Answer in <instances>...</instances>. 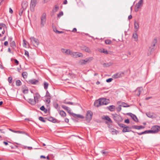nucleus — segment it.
<instances>
[{
    "instance_id": "nucleus-1",
    "label": "nucleus",
    "mask_w": 160,
    "mask_h": 160,
    "mask_svg": "<svg viewBox=\"0 0 160 160\" xmlns=\"http://www.w3.org/2000/svg\"><path fill=\"white\" fill-rule=\"evenodd\" d=\"M109 103V100L108 99L102 98L96 100L94 102V105L96 107H98L102 105H107Z\"/></svg>"
},
{
    "instance_id": "nucleus-2",
    "label": "nucleus",
    "mask_w": 160,
    "mask_h": 160,
    "mask_svg": "<svg viewBox=\"0 0 160 160\" xmlns=\"http://www.w3.org/2000/svg\"><path fill=\"white\" fill-rule=\"evenodd\" d=\"M93 59V58L92 57H89L86 58L84 60H81L79 62L80 64L81 65H85L86 63H88L91 61Z\"/></svg>"
},
{
    "instance_id": "nucleus-3",
    "label": "nucleus",
    "mask_w": 160,
    "mask_h": 160,
    "mask_svg": "<svg viewBox=\"0 0 160 160\" xmlns=\"http://www.w3.org/2000/svg\"><path fill=\"white\" fill-rule=\"evenodd\" d=\"M7 27L6 25L4 23H0V32L2 33L0 34V37H1L4 34L5 32V29Z\"/></svg>"
},
{
    "instance_id": "nucleus-4",
    "label": "nucleus",
    "mask_w": 160,
    "mask_h": 160,
    "mask_svg": "<svg viewBox=\"0 0 160 160\" xmlns=\"http://www.w3.org/2000/svg\"><path fill=\"white\" fill-rule=\"evenodd\" d=\"M112 118L116 122H119L122 121V119L121 117L118 115L116 113L113 114H112Z\"/></svg>"
},
{
    "instance_id": "nucleus-5",
    "label": "nucleus",
    "mask_w": 160,
    "mask_h": 160,
    "mask_svg": "<svg viewBox=\"0 0 160 160\" xmlns=\"http://www.w3.org/2000/svg\"><path fill=\"white\" fill-rule=\"evenodd\" d=\"M37 3V0H31L30 9L31 12H33L34 11L35 8Z\"/></svg>"
},
{
    "instance_id": "nucleus-6",
    "label": "nucleus",
    "mask_w": 160,
    "mask_h": 160,
    "mask_svg": "<svg viewBox=\"0 0 160 160\" xmlns=\"http://www.w3.org/2000/svg\"><path fill=\"white\" fill-rule=\"evenodd\" d=\"M92 115L93 113L91 111H88L86 114V120L88 121H90L92 119Z\"/></svg>"
},
{
    "instance_id": "nucleus-7",
    "label": "nucleus",
    "mask_w": 160,
    "mask_h": 160,
    "mask_svg": "<svg viewBox=\"0 0 160 160\" xmlns=\"http://www.w3.org/2000/svg\"><path fill=\"white\" fill-rule=\"evenodd\" d=\"M46 14L45 13H43L41 18V25L42 27H43L46 23Z\"/></svg>"
},
{
    "instance_id": "nucleus-8",
    "label": "nucleus",
    "mask_w": 160,
    "mask_h": 160,
    "mask_svg": "<svg viewBox=\"0 0 160 160\" xmlns=\"http://www.w3.org/2000/svg\"><path fill=\"white\" fill-rule=\"evenodd\" d=\"M160 130V127L159 126H154L151 128V133H156Z\"/></svg>"
},
{
    "instance_id": "nucleus-9",
    "label": "nucleus",
    "mask_w": 160,
    "mask_h": 160,
    "mask_svg": "<svg viewBox=\"0 0 160 160\" xmlns=\"http://www.w3.org/2000/svg\"><path fill=\"white\" fill-rule=\"evenodd\" d=\"M124 73L123 72H118L113 75L112 76V78L114 79L120 78L124 76Z\"/></svg>"
},
{
    "instance_id": "nucleus-10",
    "label": "nucleus",
    "mask_w": 160,
    "mask_h": 160,
    "mask_svg": "<svg viewBox=\"0 0 160 160\" xmlns=\"http://www.w3.org/2000/svg\"><path fill=\"white\" fill-rule=\"evenodd\" d=\"M142 4L143 0H140L136 4L135 8V11L136 12H137L138 11L139 9L142 5Z\"/></svg>"
},
{
    "instance_id": "nucleus-11",
    "label": "nucleus",
    "mask_w": 160,
    "mask_h": 160,
    "mask_svg": "<svg viewBox=\"0 0 160 160\" xmlns=\"http://www.w3.org/2000/svg\"><path fill=\"white\" fill-rule=\"evenodd\" d=\"M71 55L72 57L74 58H77L83 56V55L81 53L73 52L72 51L71 52Z\"/></svg>"
},
{
    "instance_id": "nucleus-12",
    "label": "nucleus",
    "mask_w": 160,
    "mask_h": 160,
    "mask_svg": "<svg viewBox=\"0 0 160 160\" xmlns=\"http://www.w3.org/2000/svg\"><path fill=\"white\" fill-rule=\"evenodd\" d=\"M32 43L34 45H38L39 43V40L33 37H32L30 38Z\"/></svg>"
},
{
    "instance_id": "nucleus-13",
    "label": "nucleus",
    "mask_w": 160,
    "mask_h": 160,
    "mask_svg": "<svg viewBox=\"0 0 160 160\" xmlns=\"http://www.w3.org/2000/svg\"><path fill=\"white\" fill-rule=\"evenodd\" d=\"M127 115L130 116L134 121L135 122L138 121V119L136 116L134 114H132L131 113H127Z\"/></svg>"
},
{
    "instance_id": "nucleus-14",
    "label": "nucleus",
    "mask_w": 160,
    "mask_h": 160,
    "mask_svg": "<svg viewBox=\"0 0 160 160\" xmlns=\"http://www.w3.org/2000/svg\"><path fill=\"white\" fill-rule=\"evenodd\" d=\"M22 8L23 9H24L25 10L26 8H27L28 5V3L27 1H25L22 2Z\"/></svg>"
},
{
    "instance_id": "nucleus-15",
    "label": "nucleus",
    "mask_w": 160,
    "mask_h": 160,
    "mask_svg": "<svg viewBox=\"0 0 160 160\" xmlns=\"http://www.w3.org/2000/svg\"><path fill=\"white\" fill-rule=\"evenodd\" d=\"M28 82H29V83L33 85L38 84L39 82L38 80H36L35 79H34L29 80Z\"/></svg>"
},
{
    "instance_id": "nucleus-16",
    "label": "nucleus",
    "mask_w": 160,
    "mask_h": 160,
    "mask_svg": "<svg viewBox=\"0 0 160 160\" xmlns=\"http://www.w3.org/2000/svg\"><path fill=\"white\" fill-rule=\"evenodd\" d=\"M143 90L142 88V87H138L136 90V92L138 91V93L137 94V95L139 96L140 94L141 93L142 91Z\"/></svg>"
},
{
    "instance_id": "nucleus-17",
    "label": "nucleus",
    "mask_w": 160,
    "mask_h": 160,
    "mask_svg": "<svg viewBox=\"0 0 160 160\" xmlns=\"http://www.w3.org/2000/svg\"><path fill=\"white\" fill-rule=\"evenodd\" d=\"M40 95L37 92L35 93V96H34V98L37 102H38V99L40 98Z\"/></svg>"
},
{
    "instance_id": "nucleus-18",
    "label": "nucleus",
    "mask_w": 160,
    "mask_h": 160,
    "mask_svg": "<svg viewBox=\"0 0 160 160\" xmlns=\"http://www.w3.org/2000/svg\"><path fill=\"white\" fill-rule=\"evenodd\" d=\"M72 116L75 118H80L81 119H83L84 118V116L80 114H76L74 113H72Z\"/></svg>"
},
{
    "instance_id": "nucleus-19",
    "label": "nucleus",
    "mask_w": 160,
    "mask_h": 160,
    "mask_svg": "<svg viewBox=\"0 0 160 160\" xmlns=\"http://www.w3.org/2000/svg\"><path fill=\"white\" fill-rule=\"evenodd\" d=\"M82 49L85 52H88L90 53L91 52V50L89 48L87 47L86 46H84L82 48Z\"/></svg>"
},
{
    "instance_id": "nucleus-20",
    "label": "nucleus",
    "mask_w": 160,
    "mask_h": 160,
    "mask_svg": "<svg viewBox=\"0 0 160 160\" xmlns=\"http://www.w3.org/2000/svg\"><path fill=\"white\" fill-rule=\"evenodd\" d=\"M9 130L10 131H11L13 132L16 133H20V134H26V133L25 132H24L23 131H15V130H14L11 129H9Z\"/></svg>"
},
{
    "instance_id": "nucleus-21",
    "label": "nucleus",
    "mask_w": 160,
    "mask_h": 160,
    "mask_svg": "<svg viewBox=\"0 0 160 160\" xmlns=\"http://www.w3.org/2000/svg\"><path fill=\"white\" fill-rule=\"evenodd\" d=\"M10 47L12 48V49L13 50L15 49L16 48V44L14 41H12L10 43Z\"/></svg>"
},
{
    "instance_id": "nucleus-22",
    "label": "nucleus",
    "mask_w": 160,
    "mask_h": 160,
    "mask_svg": "<svg viewBox=\"0 0 160 160\" xmlns=\"http://www.w3.org/2000/svg\"><path fill=\"white\" fill-rule=\"evenodd\" d=\"M134 27L135 29L136 30V31H137L138 30L139 28V24L136 21H135L134 22Z\"/></svg>"
},
{
    "instance_id": "nucleus-23",
    "label": "nucleus",
    "mask_w": 160,
    "mask_h": 160,
    "mask_svg": "<svg viewBox=\"0 0 160 160\" xmlns=\"http://www.w3.org/2000/svg\"><path fill=\"white\" fill-rule=\"evenodd\" d=\"M131 131V130L130 129V128L128 126H126L124 127L123 129L122 130V132H129Z\"/></svg>"
},
{
    "instance_id": "nucleus-24",
    "label": "nucleus",
    "mask_w": 160,
    "mask_h": 160,
    "mask_svg": "<svg viewBox=\"0 0 160 160\" xmlns=\"http://www.w3.org/2000/svg\"><path fill=\"white\" fill-rule=\"evenodd\" d=\"M28 102L30 104L32 105H34L37 102L34 99H28Z\"/></svg>"
},
{
    "instance_id": "nucleus-25",
    "label": "nucleus",
    "mask_w": 160,
    "mask_h": 160,
    "mask_svg": "<svg viewBox=\"0 0 160 160\" xmlns=\"http://www.w3.org/2000/svg\"><path fill=\"white\" fill-rule=\"evenodd\" d=\"M133 128L138 129V130H140L144 128V127L142 126H137V125H134L132 127Z\"/></svg>"
},
{
    "instance_id": "nucleus-26",
    "label": "nucleus",
    "mask_w": 160,
    "mask_h": 160,
    "mask_svg": "<svg viewBox=\"0 0 160 160\" xmlns=\"http://www.w3.org/2000/svg\"><path fill=\"white\" fill-rule=\"evenodd\" d=\"M138 135H141L147 133H151V130H146L144 132H137Z\"/></svg>"
},
{
    "instance_id": "nucleus-27",
    "label": "nucleus",
    "mask_w": 160,
    "mask_h": 160,
    "mask_svg": "<svg viewBox=\"0 0 160 160\" xmlns=\"http://www.w3.org/2000/svg\"><path fill=\"white\" fill-rule=\"evenodd\" d=\"M108 109L110 111H114L115 110V106L114 105H111L107 107Z\"/></svg>"
},
{
    "instance_id": "nucleus-28",
    "label": "nucleus",
    "mask_w": 160,
    "mask_h": 160,
    "mask_svg": "<svg viewBox=\"0 0 160 160\" xmlns=\"http://www.w3.org/2000/svg\"><path fill=\"white\" fill-rule=\"evenodd\" d=\"M59 113L61 116L62 117H65L66 116V112L63 110H60L59 111Z\"/></svg>"
},
{
    "instance_id": "nucleus-29",
    "label": "nucleus",
    "mask_w": 160,
    "mask_h": 160,
    "mask_svg": "<svg viewBox=\"0 0 160 160\" xmlns=\"http://www.w3.org/2000/svg\"><path fill=\"white\" fill-rule=\"evenodd\" d=\"M22 91L23 92L24 94H27L28 92V88L27 87H23L22 88Z\"/></svg>"
},
{
    "instance_id": "nucleus-30",
    "label": "nucleus",
    "mask_w": 160,
    "mask_h": 160,
    "mask_svg": "<svg viewBox=\"0 0 160 160\" xmlns=\"http://www.w3.org/2000/svg\"><path fill=\"white\" fill-rule=\"evenodd\" d=\"M137 32L135 31V33H134L132 35V37L134 39L135 41H137L138 40V36Z\"/></svg>"
},
{
    "instance_id": "nucleus-31",
    "label": "nucleus",
    "mask_w": 160,
    "mask_h": 160,
    "mask_svg": "<svg viewBox=\"0 0 160 160\" xmlns=\"http://www.w3.org/2000/svg\"><path fill=\"white\" fill-rule=\"evenodd\" d=\"M104 119L108 121L109 122L112 123V121L111 118L108 116H106L104 117Z\"/></svg>"
},
{
    "instance_id": "nucleus-32",
    "label": "nucleus",
    "mask_w": 160,
    "mask_h": 160,
    "mask_svg": "<svg viewBox=\"0 0 160 160\" xmlns=\"http://www.w3.org/2000/svg\"><path fill=\"white\" fill-rule=\"evenodd\" d=\"M154 50L153 49L151 48H149L148 50V54L149 56L151 54Z\"/></svg>"
},
{
    "instance_id": "nucleus-33",
    "label": "nucleus",
    "mask_w": 160,
    "mask_h": 160,
    "mask_svg": "<svg viewBox=\"0 0 160 160\" xmlns=\"http://www.w3.org/2000/svg\"><path fill=\"white\" fill-rule=\"evenodd\" d=\"M48 120L53 122H56V119L52 117H49L48 118Z\"/></svg>"
},
{
    "instance_id": "nucleus-34",
    "label": "nucleus",
    "mask_w": 160,
    "mask_h": 160,
    "mask_svg": "<svg viewBox=\"0 0 160 160\" xmlns=\"http://www.w3.org/2000/svg\"><path fill=\"white\" fill-rule=\"evenodd\" d=\"M28 73L26 72H24L22 73V75L23 78L24 79L27 78L28 76Z\"/></svg>"
},
{
    "instance_id": "nucleus-35",
    "label": "nucleus",
    "mask_w": 160,
    "mask_h": 160,
    "mask_svg": "<svg viewBox=\"0 0 160 160\" xmlns=\"http://www.w3.org/2000/svg\"><path fill=\"white\" fill-rule=\"evenodd\" d=\"M111 132L112 134H117L118 131L114 129H111Z\"/></svg>"
},
{
    "instance_id": "nucleus-36",
    "label": "nucleus",
    "mask_w": 160,
    "mask_h": 160,
    "mask_svg": "<svg viewBox=\"0 0 160 160\" xmlns=\"http://www.w3.org/2000/svg\"><path fill=\"white\" fill-rule=\"evenodd\" d=\"M45 97L47 98V99L50 100V99L51 97L50 94L48 91L46 92Z\"/></svg>"
},
{
    "instance_id": "nucleus-37",
    "label": "nucleus",
    "mask_w": 160,
    "mask_h": 160,
    "mask_svg": "<svg viewBox=\"0 0 160 160\" xmlns=\"http://www.w3.org/2000/svg\"><path fill=\"white\" fill-rule=\"evenodd\" d=\"M48 83L46 82H44V88L45 89H47V88H48Z\"/></svg>"
},
{
    "instance_id": "nucleus-38",
    "label": "nucleus",
    "mask_w": 160,
    "mask_h": 160,
    "mask_svg": "<svg viewBox=\"0 0 160 160\" xmlns=\"http://www.w3.org/2000/svg\"><path fill=\"white\" fill-rule=\"evenodd\" d=\"M53 31H54L56 32V33H64V32L62 31H58L56 28H53Z\"/></svg>"
},
{
    "instance_id": "nucleus-39",
    "label": "nucleus",
    "mask_w": 160,
    "mask_h": 160,
    "mask_svg": "<svg viewBox=\"0 0 160 160\" xmlns=\"http://www.w3.org/2000/svg\"><path fill=\"white\" fill-rule=\"evenodd\" d=\"M157 39L156 38H155L153 40L152 42L151 45H153V46H155L156 44L157 43Z\"/></svg>"
},
{
    "instance_id": "nucleus-40",
    "label": "nucleus",
    "mask_w": 160,
    "mask_h": 160,
    "mask_svg": "<svg viewBox=\"0 0 160 160\" xmlns=\"http://www.w3.org/2000/svg\"><path fill=\"white\" fill-rule=\"evenodd\" d=\"M16 84L17 86H19L21 85L22 82L20 80H17L16 82Z\"/></svg>"
},
{
    "instance_id": "nucleus-41",
    "label": "nucleus",
    "mask_w": 160,
    "mask_h": 160,
    "mask_svg": "<svg viewBox=\"0 0 160 160\" xmlns=\"http://www.w3.org/2000/svg\"><path fill=\"white\" fill-rule=\"evenodd\" d=\"M61 107L67 111L70 109L69 108L64 105H62Z\"/></svg>"
},
{
    "instance_id": "nucleus-42",
    "label": "nucleus",
    "mask_w": 160,
    "mask_h": 160,
    "mask_svg": "<svg viewBox=\"0 0 160 160\" xmlns=\"http://www.w3.org/2000/svg\"><path fill=\"white\" fill-rule=\"evenodd\" d=\"M40 109L42 111H44V112H47V109H45L44 106H42L40 108Z\"/></svg>"
},
{
    "instance_id": "nucleus-43",
    "label": "nucleus",
    "mask_w": 160,
    "mask_h": 160,
    "mask_svg": "<svg viewBox=\"0 0 160 160\" xmlns=\"http://www.w3.org/2000/svg\"><path fill=\"white\" fill-rule=\"evenodd\" d=\"M122 105L123 107H128L130 106L129 105H128L127 103L124 102H122Z\"/></svg>"
},
{
    "instance_id": "nucleus-44",
    "label": "nucleus",
    "mask_w": 160,
    "mask_h": 160,
    "mask_svg": "<svg viewBox=\"0 0 160 160\" xmlns=\"http://www.w3.org/2000/svg\"><path fill=\"white\" fill-rule=\"evenodd\" d=\"M63 12L62 11H61L57 15L58 18H60L61 16H63Z\"/></svg>"
},
{
    "instance_id": "nucleus-45",
    "label": "nucleus",
    "mask_w": 160,
    "mask_h": 160,
    "mask_svg": "<svg viewBox=\"0 0 160 160\" xmlns=\"http://www.w3.org/2000/svg\"><path fill=\"white\" fill-rule=\"evenodd\" d=\"M72 51H71L70 49H66V51L65 53L67 55H70L71 54Z\"/></svg>"
},
{
    "instance_id": "nucleus-46",
    "label": "nucleus",
    "mask_w": 160,
    "mask_h": 160,
    "mask_svg": "<svg viewBox=\"0 0 160 160\" xmlns=\"http://www.w3.org/2000/svg\"><path fill=\"white\" fill-rule=\"evenodd\" d=\"M105 42L107 44H110L111 43L112 41L110 40L107 39L105 40Z\"/></svg>"
},
{
    "instance_id": "nucleus-47",
    "label": "nucleus",
    "mask_w": 160,
    "mask_h": 160,
    "mask_svg": "<svg viewBox=\"0 0 160 160\" xmlns=\"http://www.w3.org/2000/svg\"><path fill=\"white\" fill-rule=\"evenodd\" d=\"M39 120L43 122H46V120L45 119L42 117H40L39 118Z\"/></svg>"
},
{
    "instance_id": "nucleus-48",
    "label": "nucleus",
    "mask_w": 160,
    "mask_h": 160,
    "mask_svg": "<svg viewBox=\"0 0 160 160\" xmlns=\"http://www.w3.org/2000/svg\"><path fill=\"white\" fill-rule=\"evenodd\" d=\"M24 10H25L23 9H22V8H21L20 9L19 11V14L20 16H21V15H22V14Z\"/></svg>"
},
{
    "instance_id": "nucleus-49",
    "label": "nucleus",
    "mask_w": 160,
    "mask_h": 160,
    "mask_svg": "<svg viewBox=\"0 0 160 160\" xmlns=\"http://www.w3.org/2000/svg\"><path fill=\"white\" fill-rule=\"evenodd\" d=\"M146 115L149 118H154V117L153 115H152L150 113H148L146 114Z\"/></svg>"
},
{
    "instance_id": "nucleus-50",
    "label": "nucleus",
    "mask_w": 160,
    "mask_h": 160,
    "mask_svg": "<svg viewBox=\"0 0 160 160\" xmlns=\"http://www.w3.org/2000/svg\"><path fill=\"white\" fill-rule=\"evenodd\" d=\"M55 9L53 10V12H57L59 9V7L57 5H56L55 6Z\"/></svg>"
},
{
    "instance_id": "nucleus-51",
    "label": "nucleus",
    "mask_w": 160,
    "mask_h": 160,
    "mask_svg": "<svg viewBox=\"0 0 160 160\" xmlns=\"http://www.w3.org/2000/svg\"><path fill=\"white\" fill-rule=\"evenodd\" d=\"M23 46L25 47H26V44H27V42L25 39H23Z\"/></svg>"
},
{
    "instance_id": "nucleus-52",
    "label": "nucleus",
    "mask_w": 160,
    "mask_h": 160,
    "mask_svg": "<svg viewBox=\"0 0 160 160\" xmlns=\"http://www.w3.org/2000/svg\"><path fill=\"white\" fill-rule=\"evenodd\" d=\"M24 54L25 56H27L28 58L29 57V52L28 51L26 50H25Z\"/></svg>"
},
{
    "instance_id": "nucleus-53",
    "label": "nucleus",
    "mask_w": 160,
    "mask_h": 160,
    "mask_svg": "<svg viewBox=\"0 0 160 160\" xmlns=\"http://www.w3.org/2000/svg\"><path fill=\"white\" fill-rule=\"evenodd\" d=\"M63 103L66 104H70V105H73V103L72 102H63Z\"/></svg>"
},
{
    "instance_id": "nucleus-54",
    "label": "nucleus",
    "mask_w": 160,
    "mask_h": 160,
    "mask_svg": "<svg viewBox=\"0 0 160 160\" xmlns=\"http://www.w3.org/2000/svg\"><path fill=\"white\" fill-rule=\"evenodd\" d=\"M12 78L11 77H9L8 78V82L9 83H12Z\"/></svg>"
},
{
    "instance_id": "nucleus-55",
    "label": "nucleus",
    "mask_w": 160,
    "mask_h": 160,
    "mask_svg": "<svg viewBox=\"0 0 160 160\" xmlns=\"http://www.w3.org/2000/svg\"><path fill=\"white\" fill-rule=\"evenodd\" d=\"M117 110L118 112H120L121 110V107L120 106H118L117 108Z\"/></svg>"
},
{
    "instance_id": "nucleus-56",
    "label": "nucleus",
    "mask_w": 160,
    "mask_h": 160,
    "mask_svg": "<svg viewBox=\"0 0 160 160\" xmlns=\"http://www.w3.org/2000/svg\"><path fill=\"white\" fill-rule=\"evenodd\" d=\"M112 78H110L106 80V82H109L112 81Z\"/></svg>"
},
{
    "instance_id": "nucleus-57",
    "label": "nucleus",
    "mask_w": 160,
    "mask_h": 160,
    "mask_svg": "<svg viewBox=\"0 0 160 160\" xmlns=\"http://www.w3.org/2000/svg\"><path fill=\"white\" fill-rule=\"evenodd\" d=\"M102 52L105 54H108V52L106 50L103 49L102 51Z\"/></svg>"
},
{
    "instance_id": "nucleus-58",
    "label": "nucleus",
    "mask_w": 160,
    "mask_h": 160,
    "mask_svg": "<svg viewBox=\"0 0 160 160\" xmlns=\"http://www.w3.org/2000/svg\"><path fill=\"white\" fill-rule=\"evenodd\" d=\"M124 122L127 123H129V120L128 119H126L125 120Z\"/></svg>"
},
{
    "instance_id": "nucleus-59",
    "label": "nucleus",
    "mask_w": 160,
    "mask_h": 160,
    "mask_svg": "<svg viewBox=\"0 0 160 160\" xmlns=\"http://www.w3.org/2000/svg\"><path fill=\"white\" fill-rule=\"evenodd\" d=\"M66 50V49L63 48L61 49V51L63 53H65Z\"/></svg>"
},
{
    "instance_id": "nucleus-60",
    "label": "nucleus",
    "mask_w": 160,
    "mask_h": 160,
    "mask_svg": "<svg viewBox=\"0 0 160 160\" xmlns=\"http://www.w3.org/2000/svg\"><path fill=\"white\" fill-rule=\"evenodd\" d=\"M67 112H68L69 114H71L72 115V113H73L71 112V110L70 109H69V110H68V111H67Z\"/></svg>"
},
{
    "instance_id": "nucleus-61",
    "label": "nucleus",
    "mask_w": 160,
    "mask_h": 160,
    "mask_svg": "<svg viewBox=\"0 0 160 160\" xmlns=\"http://www.w3.org/2000/svg\"><path fill=\"white\" fill-rule=\"evenodd\" d=\"M101 153L102 154H106V153H108L107 152H105V151L104 150H102L101 152Z\"/></svg>"
},
{
    "instance_id": "nucleus-62",
    "label": "nucleus",
    "mask_w": 160,
    "mask_h": 160,
    "mask_svg": "<svg viewBox=\"0 0 160 160\" xmlns=\"http://www.w3.org/2000/svg\"><path fill=\"white\" fill-rule=\"evenodd\" d=\"M9 12L11 14L13 13V11L11 8H10L9 9Z\"/></svg>"
},
{
    "instance_id": "nucleus-63",
    "label": "nucleus",
    "mask_w": 160,
    "mask_h": 160,
    "mask_svg": "<svg viewBox=\"0 0 160 160\" xmlns=\"http://www.w3.org/2000/svg\"><path fill=\"white\" fill-rule=\"evenodd\" d=\"M12 38L11 37H9L8 39V41L10 42H12Z\"/></svg>"
},
{
    "instance_id": "nucleus-64",
    "label": "nucleus",
    "mask_w": 160,
    "mask_h": 160,
    "mask_svg": "<svg viewBox=\"0 0 160 160\" xmlns=\"http://www.w3.org/2000/svg\"><path fill=\"white\" fill-rule=\"evenodd\" d=\"M14 62H15L16 63L17 65H18L19 64V62L17 59H14Z\"/></svg>"
}]
</instances>
